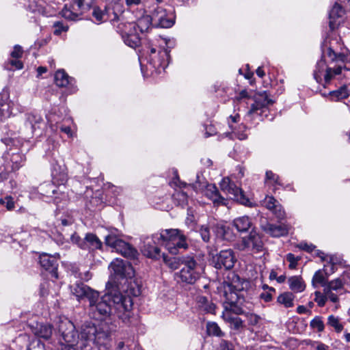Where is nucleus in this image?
<instances>
[{"instance_id": "13", "label": "nucleus", "mask_w": 350, "mask_h": 350, "mask_svg": "<svg viewBox=\"0 0 350 350\" xmlns=\"http://www.w3.org/2000/svg\"><path fill=\"white\" fill-rule=\"evenodd\" d=\"M109 269L116 277L120 278H131L135 273L131 265L120 258H116L113 260L109 265Z\"/></svg>"}, {"instance_id": "50", "label": "nucleus", "mask_w": 350, "mask_h": 350, "mask_svg": "<svg viewBox=\"0 0 350 350\" xmlns=\"http://www.w3.org/2000/svg\"><path fill=\"white\" fill-rule=\"evenodd\" d=\"M325 297L329 299L331 301L334 303H336L338 301V297L336 294L333 293V291L329 290V288L323 289Z\"/></svg>"}, {"instance_id": "29", "label": "nucleus", "mask_w": 350, "mask_h": 350, "mask_svg": "<svg viewBox=\"0 0 350 350\" xmlns=\"http://www.w3.org/2000/svg\"><path fill=\"white\" fill-rule=\"evenodd\" d=\"M251 221L248 217L243 216L235 219L233 221V226L239 232H246L251 226Z\"/></svg>"}, {"instance_id": "11", "label": "nucleus", "mask_w": 350, "mask_h": 350, "mask_svg": "<svg viewBox=\"0 0 350 350\" xmlns=\"http://www.w3.org/2000/svg\"><path fill=\"white\" fill-rule=\"evenodd\" d=\"M219 187L222 191L230 195V198L244 205L249 202V200L244 195L243 190L232 183L228 177H225L221 180Z\"/></svg>"}, {"instance_id": "60", "label": "nucleus", "mask_w": 350, "mask_h": 350, "mask_svg": "<svg viewBox=\"0 0 350 350\" xmlns=\"http://www.w3.org/2000/svg\"><path fill=\"white\" fill-rule=\"evenodd\" d=\"M125 3L128 8H131L141 4L142 0H125Z\"/></svg>"}, {"instance_id": "20", "label": "nucleus", "mask_w": 350, "mask_h": 350, "mask_svg": "<svg viewBox=\"0 0 350 350\" xmlns=\"http://www.w3.org/2000/svg\"><path fill=\"white\" fill-rule=\"evenodd\" d=\"M265 206L270 210L278 219L282 220L285 217V212L280 204L272 196H267L264 200Z\"/></svg>"}, {"instance_id": "18", "label": "nucleus", "mask_w": 350, "mask_h": 350, "mask_svg": "<svg viewBox=\"0 0 350 350\" xmlns=\"http://www.w3.org/2000/svg\"><path fill=\"white\" fill-rule=\"evenodd\" d=\"M191 191V185L180 182L176 176V201L179 205L184 206L188 204L189 195Z\"/></svg>"}, {"instance_id": "45", "label": "nucleus", "mask_w": 350, "mask_h": 350, "mask_svg": "<svg viewBox=\"0 0 350 350\" xmlns=\"http://www.w3.org/2000/svg\"><path fill=\"white\" fill-rule=\"evenodd\" d=\"M275 185L280 184L279 183V176L273 173L271 171H267L266 172V178L265 183H268Z\"/></svg>"}, {"instance_id": "36", "label": "nucleus", "mask_w": 350, "mask_h": 350, "mask_svg": "<svg viewBox=\"0 0 350 350\" xmlns=\"http://www.w3.org/2000/svg\"><path fill=\"white\" fill-rule=\"evenodd\" d=\"M92 16L98 23H102L108 19L109 12L106 8L101 10L98 7L93 6Z\"/></svg>"}, {"instance_id": "22", "label": "nucleus", "mask_w": 350, "mask_h": 350, "mask_svg": "<svg viewBox=\"0 0 350 350\" xmlns=\"http://www.w3.org/2000/svg\"><path fill=\"white\" fill-rule=\"evenodd\" d=\"M55 82L59 87H66L69 85L72 93L76 91V88L73 85V82H75L74 79L69 77L64 70H59L56 72L55 75Z\"/></svg>"}, {"instance_id": "62", "label": "nucleus", "mask_w": 350, "mask_h": 350, "mask_svg": "<svg viewBox=\"0 0 350 350\" xmlns=\"http://www.w3.org/2000/svg\"><path fill=\"white\" fill-rule=\"evenodd\" d=\"M246 98H250V96L248 92L245 90H243L239 92V95L236 97V99L238 101H240L241 100Z\"/></svg>"}, {"instance_id": "6", "label": "nucleus", "mask_w": 350, "mask_h": 350, "mask_svg": "<svg viewBox=\"0 0 350 350\" xmlns=\"http://www.w3.org/2000/svg\"><path fill=\"white\" fill-rule=\"evenodd\" d=\"M165 46L162 51H157L155 48L151 47L149 53V63L159 72L165 70L167 67L171 57L170 52L174 48V42L173 40L164 38Z\"/></svg>"}, {"instance_id": "32", "label": "nucleus", "mask_w": 350, "mask_h": 350, "mask_svg": "<svg viewBox=\"0 0 350 350\" xmlns=\"http://www.w3.org/2000/svg\"><path fill=\"white\" fill-rule=\"evenodd\" d=\"M198 303L199 308L202 310L211 314L215 312V305L213 302L208 301L206 297L204 296L199 297Z\"/></svg>"}, {"instance_id": "3", "label": "nucleus", "mask_w": 350, "mask_h": 350, "mask_svg": "<svg viewBox=\"0 0 350 350\" xmlns=\"http://www.w3.org/2000/svg\"><path fill=\"white\" fill-rule=\"evenodd\" d=\"M323 56L329 57L330 63H336V64L334 66L327 65L323 59L318 61L313 73L317 82L325 86L338 75L350 77V70L346 68L348 67L347 65H350V54L338 53L331 46H329L326 51L323 49Z\"/></svg>"}, {"instance_id": "23", "label": "nucleus", "mask_w": 350, "mask_h": 350, "mask_svg": "<svg viewBox=\"0 0 350 350\" xmlns=\"http://www.w3.org/2000/svg\"><path fill=\"white\" fill-rule=\"evenodd\" d=\"M40 265L45 269L51 271L55 278H57V260L55 257L49 256L48 254H42L40 256Z\"/></svg>"}, {"instance_id": "51", "label": "nucleus", "mask_w": 350, "mask_h": 350, "mask_svg": "<svg viewBox=\"0 0 350 350\" xmlns=\"http://www.w3.org/2000/svg\"><path fill=\"white\" fill-rule=\"evenodd\" d=\"M286 260L290 262L289 268L293 269L296 267L299 259L294 254L289 253L286 255Z\"/></svg>"}, {"instance_id": "39", "label": "nucleus", "mask_w": 350, "mask_h": 350, "mask_svg": "<svg viewBox=\"0 0 350 350\" xmlns=\"http://www.w3.org/2000/svg\"><path fill=\"white\" fill-rule=\"evenodd\" d=\"M327 324L329 326L334 327L336 332H340L343 329V325L340 322L339 318L334 315H330L328 317Z\"/></svg>"}, {"instance_id": "63", "label": "nucleus", "mask_w": 350, "mask_h": 350, "mask_svg": "<svg viewBox=\"0 0 350 350\" xmlns=\"http://www.w3.org/2000/svg\"><path fill=\"white\" fill-rule=\"evenodd\" d=\"M79 347L75 343H68V345H64L61 350H77Z\"/></svg>"}, {"instance_id": "1", "label": "nucleus", "mask_w": 350, "mask_h": 350, "mask_svg": "<svg viewBox=\"0 0 350 350\" xmlns=\"http://www.w3.org/2000/svg\"><path fill=\"white\" fill-rule=\"evenodd\" d=\"M109 283L107 284L108 292L103 296L95 297L90 302V312L94 318L102 320L106 317L114 315L122 323L129 325L132 323V308L133 301L131 295L137 297L140 295V288L133 287L131 284L129 288L124 293L115 289L109 290Z\"/></svg>"}, {"instance_id": "30", "label": "nucleus", "mask_w": 350, "mask_h": 350, "mask_svg": "<svg viewBox=\"0 0 350 350\" xmlns=\"http://www.w3.org/2000/svg\"><path fill=\"white\" fill-rule=\"evenodd\" d=\"M295 295L291 292H284L280 294L277 299L278 302L285 308H291L294 306Z\"/></svg>"}, {"instance_id": "24", "label": "nucleus", "mask_w": 350, "mask_h": 350, "mask_svg": "<svg viewBox=\"0 0 350 350\" xmlns=\"http://www.w3.org/2000/svg\"><path fill=\"white\" fill-rule=\"evenodd\" d=\"M86 247L83 250H94L102 247V242L98 237L93 233H87L84 238Z\"/></svg>"}, {"instance_id": "4", "label": "nucleus", "mask_w": 350, "mask_h": 350, "mask_svg": "<svg viewBox=\"0 0 350 350\" xmlns=\"http://www.w3.org/2000/svg\"><path fill=\"white\" fill-rule=\"evenodd\" d=\"M161 240V245L167 250L168 254L163 253L164 262L174 269L175 249V230L170 229L162 231L160 236H153L152 239H146L142 252L148 258L157 259L160 257V249L156 245V240Z\"/></svg>"}, {"instance_id": "7", "label": "nucleus", "mask_w": 350, "mask_h": 350, "mask_svg": "<svg viewBox=\"0 0 350 350\" xmlns=\"http://www.w3.org/2000/svg\"><path fill=\"white\" fill-rule=\"evenodd\" d=\"M196 267V262L193 256H176V269H179V277L183 282H195L198 278Z\"/></svg>"}, {"instance_id": "38", "label": "nucleus", "mask_w": 350, "mask_h": 350, "mask_svg": "<svg viewBox=\"0 0 350 350\" xmlns=\"http://www.w3.org/2000/svg\"><path fill=\"white\" fill-rule=\"evenodd\" d=\"M206 330L208 335L221 337L224 333L221 330L219 325L215 322H208L206 324Z\"/></svg>"}, {"instance_id": "52", "label": "nucleus", "mask_w": 350, "mask_h": 350, "mask_svg": "<svg viewBox=\"0 0 350 350\" xmlns=\"http://www.w3.org/2000/svg\"><path fill=\"white\" fill-rule=\"evenodd\" d=\"M23 53V51L22 47L19 45H15L14 50L11 53V57L14 59H18L22 57Z\"/></svg>"}, {"instance_id": "37", "label": "nucleus", "mask_w": 350, "mask_h": 350, "mask_svg": "<svg viewBox=\"0 0 350 350\" xmlns=\"http://www.w3.org/2000/svg\"><path fill=\"white\" fill-rule=\"evenodd\" d=\"M189 245L187 237L180 230L176 229V255L178 250H187Z\"/></svg>"}, {"instance_id": "34", "label": "nucleus", "mask_w": 350, "mask_h": 350, "mask_svg": "<svg viewBox=\"0 0 350 350\" xmlns=\"http://www.w3.org/2000/svg\"><path fill=\"white\" fill-rule=\"evenodd\" d=\"M14 104L11 102L5 103L0 105V120H5L14 115Z\"/></svg>"}, {"instance_id": "41", "label": "nucleus", "mask_w": 350, "mask_h": 350, "mask_svg": "<svg viewBox=\"0 0 350 350\" xmlns=\"http://www.w3.org/2000/svg\"><path fill=\"white\" fill-rule=\"evenodd\" d=\"M344 13L342 8L337 3H336L329 12V18L336 19L341 17Z\"/></svg>"}, {"instance_id": "53", "label": "nucleus", "mask_w": 350, "mask_h": 350, "mask_svg": "<svg viewBox=\"0 0 350 350\" xmlns=\"http://www.w3.org/2000/svg\"><path fill=\"white\" fill-rule=\"evenodd\" d=\"M54 34L55 35H59L63 31H66L68 29V27L66 26H64L62 23L57 22L54 24Z\"/></svg>"}, {"instance_id": "47", "label": "nucleus", "mask_w": 350, "mask_h": 350, "mask_svg": "<svg viewBox=\"0 0 350 350\" xmlns=\"http://www.w3.org/2000/svg\"><path fill=\"white\" fill-rule=\"evenodd\" d=\"M72 243L76 244L80 248L83 249L86 247V245L84 242V239H82L81 237L76 233H74L72 234L70 237Z\"/></svg>"}, {"instance_id": "54", "label": "nucleus", "mask_w": 350, "mask_h": 350, "mask_svg": "<svg viewBox=\"0 0 350 350\" xmlns=\"http://www.w3.org/2000/svg\"><path fill=\"white\" fill-rule=\"evenodd\" d=\"M220 350H234L233 345L226 340H221L219 344Z\"/></svg>"}, {"instance_id": "10", "label": "nucleus", "mask_w": 350, "mask_h": 350, "mask_svg": "<svg viewBox=\"0 0 350 350\" xmlns=\"http://www.w3.org/2000/svg\"><path fill=\"white\" fill-rule=\"evenodd\" d=\"M105 243L127 258L135 259L138 256L137 251L132 245L114 235L107 236Z\"/></svg>"}, {"instance_id": "40", "label": "nucleus", "mask_w": 350, "mask_h": 350, "mask_svg": "<svg viewBox=\"0 0 350 350\" xmlns=\"http://www.w3.org/2000/svg\"><path fill=\"white\" fill-rule=\"evenodd\" d=\"M154 21H157L158 25L162 28L171 27L173 26L174 23L173 19L169 18L165 15H162L158 18H156Z\"/></svg>"}, {"instance_id": "17", "label": "nucleus", "mask_w": 350, "mask_h": 350, "mask_svg": "<svg viewBox=\"0 0 350 350\" xmlns=\"http://www.w3.org/2000/svg\"><path fill=\"white\" fill-rule=\"evenodd\" d=\"M263 242L261 237L256 232H251L247 237L242 240L241 250H250L258 252L263 249Z\"/></svg>"}, {"instance_id": "58", "label": "nucleus", "mask_w": 350, "mask_h": 350, "mask_svg": "<svg viewBox=\"0 0 350 350\" xmlns=\"http://www.w3.org/2000/svg\"><path fill=\"white\" fill-rule=\"evenodd\" d=\"M229 230H230L229 227H227L226 226H221L219 228V232L221 233L222 237L224 239L228 240V239H231V236L229 235V233H228Z\"/></svg>"}, {"instance_id": "26", "label": "nucleus", "mask_w": 350, "mask_h": 350, "mask_svg": "<svg viewBox=\"0 0 350 350\" xmlns=\"http://www.w3.org/2000/svg\"><path fill=\"white\" fill-rule=\"evenodd\" d=\"M156 16L152 18L150 15H144L137 20L136 29H138L141 33L147 31L151 26L152 21H155Z\"/></svg>"}, {"instance_id": "44", "label": "nucleus", "mask_w": 350, "mask_h": 350, "mask_svg": "<svg viewBox=\"0 0 350 350\" xmlns=\"http://www.w3.org/2000/svg\"><path fill=\"white\" fill-rule=\"evenodd\" d=\"M134 341L132 339L128 338L124 341H120L118 342V350H132Z\"/></svg>"}, {"instance_id": "57", "label": "nucleus", "mask_w": 350, "mask_h": 350, "mask_svg": "<svg viewBox=\"0 0 350 350\" xmlns=\"http://www.w3.org/2000/svg\"><path fill=\"white\" fill-rule=\"evenodd\" d=\"M247 317L249 323L252 325H256L260 320V317L254 314H249L247 315Z\"/></svg>"}, {"instance_id": "2", "label": "nucleus", "mask_w": 350, "mask_h": 350, "mask_svg": "<svg viewBox=\"0 0 350 350\" xmlns=\"http://www.w3.org/2000/svg\"><path fill=\"white\" fill-rule=\"evenodd\" d=\"M58 332L65 342L76 343L81 350H90L94 345H105L109 337L108 331L91 321H87L81 325L79 335L74 324L66 319L59 321Z\"/></svg>"}, {"instance_id": "16", "label": "nucleus", "mask_w": 350, "mask_h": 350, "mask_svg": "<svg viewBox=\"0 0 350 350\" xmlns=\"http://www.w3.org/2000/svg\"><path fill=\"white\" fill-rule=\"evenodd\" d=\"M260 228L265 233L273 237L286 236L290 230V226L286 224H273L268 222L265 219L260 220Z\"/></svg>"}, {"instance_id": "56", "label": "nucleus", "mask_w": 350, "mask_h": 350, "mask_svg": "<svg viewBox=\"0 0 350 350\" xmlns=\"http://www.w3.org/2000/svg\"><path fill=\"white\" fill-rule=\"evenodd\" d=\"M200 232L202 239L205 242H208L210 239V232L208 228L207 227H202Z\"/></svg>"}, {"instance_id": "55", "label": "nucleus", "mask_w": 350, "mask_h": 350, "mask_svg": "<svg viewBox=\"0 0 350 350\" xmlns=\"http://www.w3.org/2000/svg\"><path fill=\"white\" fill-rule=\"evenodd\" d=\"M27 350H46L45 346L40 341L37 340L31 344Z\"/></svg>"}, {"instance_id": "31", "label": "nucleus", "mask_w": 350, "mask_h": 350, "mask_svg": "<svg viewBox=\"0 0 350 350\" xmlns=\"http://www.w3.org/2000/svg\"><path fill=\"white\" fill-rule=\"evenodd\" d=\"M327 284V277L324 273V271L321 269L316 271L312 280V286L317 288V285H321L325 288Z\"/></svg>"}, {"instance_id": "15", "label": "nucleus", "mask_w": 350, "mask_h": 350, "mask_svg": "<svg viewBox=\"0 0 350 350\" xmlns=\"http://www.w3.org/2000/svg\"><path fill=\"white\" fill-rule=\"evenodd\" d=\"M213 261L217 269H230L234 267L237 259L232 250H225L213 256Z\"/></svg>"}, {"instance_id": "28", "label": "nucleus", "mask_w": 350, "mask_h": 350, "mask_svg": "<svg viewBox=\"0 0 350 350\" xmlns=\"http://www.w3.org/2000/svg\"><path fill=\"white\" fill-rule=\"evenodd\" d=\"M8 155L10 156V160L12 163V170H18L24 163L25 157V156L18 152H10L8 153Z\"/></svg>"}, {"instance_id": "12", "label": "nucleus", "mask_w": 350, "mask_h": 350, "mask_svg": "<svg viewBox=\"0 0 350 350\" xmlns=\"http://www.w3.org/2000/svg\"><path fill=\"white\" fill-rule=\"evenodd\" d=\"M254 100V103L247 111V116H252L255 114L261 116L266 111L267 107L274 103L273 100L269 98L267 92L256 94Z\"/></svg>"}, {"instance_id": "59", "label": "nucleus", "mask_w": 350, "mask_h": 350, "mask_svg": "<svg viewBox=\"0 0 350 350\" xmlns=\"http://www.w3.org/2000/svg\"><path fill=\"white\" fill-rule=\"evenodd\" d=\"M222 318L223 319L226 321V322H228V323H231L232 321L235 319V317H233L231 314H230V312L229 310L226 311L225 310L224 312H223V314H222Z\"/></svg>"}, {"instance_id": "27", "label": "nucleus", "mask_w": 350, "mask_h": 350, "mask_svg": "<svg viewBox=\"0 0 350 350\" xmlns=\"http://www.w3.org/2000/svg\"><path fill=\"white\" fill-rule=\"evenodd\" d=\"M42 118L40 116L37 114H28L25 122L27 127H30L32 132L40 128V124L42 123Z\"/></svg>"}, {"instance_id": "42", "label": "nucleus", "mask_w": 350, "mask_h": 350, "mask_svg": "<svg viewBox=\"0 0 350 350\" xmlns=\"http://www.w3.org/2000/svg\"><path fill=\"white\" fill-rule=\"evenodd\" d=\"M310 327L317 329L318 332H322L324 329V323L321 317L317 316L310 321Z\"/></svg>"}, {"instance_id": "35", "label": "nucleus", "mask_w": 350, "mask_h": 350, "mask_svg": "<svg viewBox=\"0 0 350 350\" xmlns=\"http://www.w3.org/2000/svg\"><path fill=\"white\" fill-rule=\"evenodd\" d=\"M27 9L32 12L44 13V2L42 0H28Z\"/></svg>"}, {"instance_id": "46", "label": "nucleus", "mask_w": 350, "mask_h": 350, "mask_svg": "<svg viewBox=\"0 0 350 350\" xmlns=\"http://www.w3.org/2000/svg\"><path fill=\"white\" fill-rule=\"evenodd\" d=\"M5 67L8 70H12V68L19 70L23 68V65L20 60L15 59L10 60Z\"/></svg>"}, {"instance_id": "49", "label": "nucleus", "mask_w": 350, "mask_h": 350, "mask_svg": "<svg viewBox=\"0 0 350 350\" xmlns=\"http://www.w3.org/2000/svg\"><path fill=\"white\" fill-rule=\"evenodd\" d=\"M5 206L8 211H12L15 208L14 201L12 196H6L4 198Z\"/></svg>"}, {"instance_id": "8", "label": "nucleus", "mask_w": 350, "mask_h": 350, "mask_svg": "<svg viewBox=\"0 0 350 350\" xmlns=\"http://www.w3.org/2000/svg\"><path fill=\"white\" fill-rule=\"evenodd\" d=\"M95 0H72L70 7L65 5L62 10V15L68 20H79L93 6Z\"/></svg>"}, {"instance_id": "64", "label": "nucleus", "mask_w": 350, "mask_h": 350, "mask_svg": "<svg viewBox=\"0 0 350 350\" xmlns=\"http://www.w3.org/2000/svg\"><path fill=\"white\" fill-rule=\"evenodd\" d=\"M109 189L115 196L118 195L122 191L120 188H118L114 185H109Z\"/></svg>"}, {"instance_id": "19", "label": "nucleus", "mask_w": 350, "mask_h": 350, "mask_svg": "<svg viewBox=\"0 0 350 350\" xmlns=\"http://www.w3.org/2000/svg\"><path fill=\"white\" fill-rule=\"evenodd\" d=\"M29 327L32 333L38 338L48 340L52 336L53 328L50 324L35 322Z\"/></svg>"}, {"instance_id": "43", "label": "nucleus", "mask_w": 350, "mask_h": 350, "mask_svg": "<svg viewBox=\"0 0 350 350\" xmlns=\"http://www.w3.org/2000/svg\"><path fill=\"white\" fill-rule=\"evenodd\" d=\"M343 284L340 279L337 278L330 282H327L325 288H329L330 291H338L342 288Z\"/></svg>"}, {"instance_id": "25", "label": "nucleus", "mask_w": 350, "mask_h": 350, "mask_svg": "<svg viewBox=\"0 0 350 350\" xmlns=\"http://www.w3.org/2000/svg\"><path fill=\"white\" fill-rule=\"evenodd\" d=\"M289 288L295 293H301L306 288V284L299 275L291 276L288 279Z\"/></svg>"}, {"instance_id": "14", "label": "nucleus", "mask_w": 350, "mask_h": 350, "mask_svg": "<svg viewBox=\"0 0 350 350\" xmlns=\"http://www.w3.org/2000/svg\"><path fill=\"white\" fill-rule=\"evenodd\" d=\"M70 288L71 293L76 297L78 301L86 298L89 302H92L95 297L98 296V291L92 289L83 282H76Z\"/></svg>"}, {"instance_id": "9", "label": "nucleus", "mask_w": 350, "mask_h": 350, "mask_svg": "<svg viewBox=\"0 0 350 350\" xmlns=\"http://www.w3.org/2000/svg\"><path fill=\"white\" fill-rule=\"evenodd\" d=\"M117 31L121 34L124 43L131 48L140 44V38L136 30L135 23L120 22L117 25Z\"/></svg>"}, {"instance_id": "5", "label": "nucleus", "mask_w": 350, "mask_h": 350, "mask_svg": "<svg viewBox=\"0 0 350 350\" xmlns=\"http://www.w3.org/2000/svg\"><path fill=\"white\" fill-rule=\"evenodd\" d=\"M243 290V284L239 282V278L237 275H233L232 282H225L224 283V295L226 298L225 310H229L236 314L243 313V310L241 308L244 302Z\"/></svg>"}, {"instance_id": "48", "label": "nucleus", "mask_w": 350, "mask_h": 350, "mask_svg": "<svg viewBox=\"0 0 350 350\" xmlns=\"http://www.w3.org/2000/svg\"><path fill=\"white\" fill-rule=\"evenodd\" d=\"M243 326V321L239 317H235L230 323V327L235 330H239Z\"/></svg>"}, {"instance_id": "33", "label": "nucleus", "mask_w": 350, "mask_h": 350, "mask_svg": "<svg viewBox=\"0 0 350 350\" xmlns=\"http://www.w3.org/2000/svg\"><path fill=\"white\" fill-rule=\"evenodd\" d=\"M349 96V92L345 85L329 92V98L333 101H339Z\"/></svg>"}, {"instance_id": "21", "label": "nucleus", "mask_w": 350, "mask_h": 350, "mask_svg": "<svg viewBox=\"0 0 350 350\" xmlns=\"http://www.w3.org/2000/svg\"><path fill=\"white\" fill-rule=\"evenodd\" d=\"M204 194L213 202L214 206H226L227 204V200L220 195L215 185H208Z\"/></svg>"}, {"instance_id": "61", "label": "nucleus", "mask_w": 350, "mask_h": 350, "mask_svg": "<svg viewBox=\"0 0 350 350\" xmlns=\"http://www.w3.org/2000/svg\"><path fill=\"white\" fill-rule=\"evenodd\" d=\"M260 299H263L265 302H269L272 299V295L270 292H263L260 295Z\"/></svg>"}]
</instances>
